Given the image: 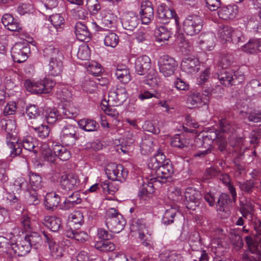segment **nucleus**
I'll return each mask as SVG.
<instances>
[{"instance_id":"2f4dec72","label":"nucleus","mask_w":261,"mask_h":261,"mask_svg":"<svg viewBox=\"0 0 261 261\" xmlns=\"http://www.w3.org/2000/svg\"><path fill=\"white\" fill-rule=\"evenodd\" d=\"M153 181L155 182V178H151L150 181H147V183L144 182L138 193L140 198L145 199V197H149L154 192Z\"/></svg>"},{"instance_id":"f704fd0d","label":"nucleus","mask_w":261,"mask_h":261,"mask_svg":"<svg viewBox=\"0 0 261 261\" xmlns=\"http://www.w3.org/2000/svg\"><path fill=\"white\" fill-rule=\"evenodd\" d=\"M144 82L146 85L152 88H155L159 85L161 80L155 69H151L148 72Z\"/></svg>"},{"instance_id":"c756f323","label":"nucleus","mask_w":261,"mask_h":261,"mask_svg":"<svg viewBox=\"0 0 261 261\" xmlns=\"http://www.w3.org/2000/svg\"><path fill=\"white\" fill-rule=\"evenodd\" d=\"M115 74L117 79L123 84H127L130 81L129 69L124 66H118L115 69Z\"/></svg>"},{"instance_id":"680f3d73","label":"nucleus","mask_w":261,"mask_h":261,"mask_svg":"<svg viewBox=\"0 0 261 261\" xmlns=\"http://www.w3.org/2000/svg\"><path fill=\"white\" fill-rule=\"evenodd\" d=\"M169 198L172 200L177 202H182L185 201L184 196L182 195L180 189L175 188L169 194Z\"/></svg>"},{"instance_id":"6e6d98bb","label":"nucleus","mask_w":261,"mask_h":261,"mask_svg":"<svg viewBox=\"0 0 261 261\" xmlns=\"http://www.w3.org/2000/svg\"><path fill=\"white\" fill-rule=\"evenodd\" d=\"M258 39H251L246 44L242 46V50L251 54L258 50Z\"/></svg>"},{"instance_id":"39448f33","label":"nucleus","mask_w":261,"mask_h":261,"mask_svg":"<svg viewBox=\"0 0 261 261\" xmlns=\"http://www.w3.org/2000/svg\"><path fill=\"white\" fill-rule=\"evenodd\" d=\"M53 150L54 153L51 152L50 149L42 152L44 159L48 162H53L55 160V156H58L63 161H67L71 157L69 150L59 143H53Z\"/></svg>"},{"instance_id":"7ed1b4c3","label":"nucleus","mask_w":261,"mask_h":261,"mask_svg":"<svg viewBox=\"0 0 261 261\" xmlns=\"http://www.w3.org/2000/svg\"><path fill=\"white\" fill-rule=\"evenodd\" d=\"M203 20L198 15L188 16L183 22L182 29L184 32L189 36L198 34L202 29Z\"/></svg>"},{"instance_id":"a878e982","label":"nucleus","mask_w":261,"mask_h":261,"mask_svg":"<svg viewBox=\"0 0 261 261\" xmlns=\"http://www.w3.org/2000/svg\"><path fill=\"white\" fill-rule=\"evenodd\" d=\"M238 13V6L229 5L219 8L218 11L219 17L224 20L234 18Z\"/></svg>"},{"instance_id":"a211bd4d","label":"nucleus","mask_w":261,"mask_h":261,"mask_svg":"<svg viewBox=\"0 0 261 261\" xmlns=\"http://www.w3.org/2000/svg\"><path fill=\"white\" fill-rule=\"evenodd\" d=\"M139 19L133 11L124 13L121 18L123 28L128 31H133L139 24Z\"/></svg>"},{"instance_id":"4468645a","label":"nucleus","mask_w":261,"mask_h":261,"mask_svg":"<svg viewBox=\"0 0 261 261\" xmlns=\"http://www.w3.org/2000/svg\"><path fill=\"white\" fill-rule=\"evenodd\" d=\"M209 98L206 94H200L195 91H190L188 95L187 103L192 108H199L204 106H207Z\"/></svg>"},{"instance_id":"f8f14e48","label":"nucleus","mask_w":261,"mask_h":261,"mask_svg":"<svg viewBox=\"0 0 261 261\" xmlns=\"http://www.w3.org/2000/svg\"><path fill=\"white\" fill-rule=\"evenodd\" d=\"M44 241L47 243L50 254L55 259H58L63 255L64 248L62 244L57 243L53 236L45 231L43 232Z\"/></svg>"},{"instance_id":"473e14b6","label":"nucleus","mask_w":261,"mask_h":261,"mask_svg":"<svg viewBox=\"0 0 261 261\" xmlns=\"http://www.w3.org/2000/svg\"><path fill=\"white\" fill-rule=\"evenodd\" d=\"M43 56L45 57L56 58L59 55H63L59 48L55 46L53 42H46L44 44L43 49Z\"/></svg>"},{"instance_id":"b1692460","label":"nucleus","mask_w":261,"mask_h":261,"mask_svg":"<svg viewBox=\"0 0 261 261\" xmlns=\"http://www.w3.org/2000/svg\"><path fill=\"white\" fill-rule=\"evenodd\" d=\"M42 223L53 232H58L62 228L61 219L55 216H45Z\"/></svg>"},{"instance_id":"cd10ccee","label":"nucleus","mask_w":261,"mask_h":261,"mask_svg":"<svg viewBox=\"0 0 261 261\" xmlns=\"http://www.w3.org/2000/svg\"><path fill=\"white\" fill-rule=\"evenodd\" d=\"M215 40L216 38L214 33L212 32L204 33L199 37V43L203 45V47L208 50H211L215 46Z\"/></svg>"},{"instance_id":"c9c22d12","label":"nucleus","mask_w":261,"mask_h":261,"mask_svg":"<svg viewBox=\"0 0 261 261\" xmlns=\"http://www.w3.org/2000/svg\"><path fill=\"white\" fill-rule=\"evenodd\" d=\"M171 34L170 31L164 26L159 27L154 31L156 41L159 42L167 41L171 37Z\"/></svg>"},{"instance_id":"f3484780","label":"nucleus","mask_w":261,"mask_h":261,"mask_svg":"<svg viewBox=\"0 0 261 261\" xmlns=\"http://www.w3.org/2000/svg\"><path fill=\"white\" fill-rule=\"evenodd\" d=\"M135 68L136 72L140 75L147 73L152 69L150 58L146 55L138 57L135 60Z\"/></svg>"},{"instance_id":"aec40b11","label":"nucleus","mask_w":261,"mask_h":261,"mask_svg":"<svg viewBox=\"0 0 261 261\" xmlns=\"http://www.w3.org/2000/svg\"><path fill=\"white\" fill-rule=\"evenodd\" d=\"M169 161H166L165 164L162 165H154L152 166V169L155 170L156 177L155 178L167 179L170 177L173 173V168L171 164L169 163Z\"/></svg>"},{"instance_id":"7c9ffc66","label":"nucleus","mask_w":261,"mask_h":261,"mask_svg":"<svg viewBox=\"0 0 261 261\" xmlns=\"http://www.w3.org/2000/svg\"><path fill=\"white\" fill-rule=\"evenodd\" d=\"M24 86L27 89L32 93L37 94L45 93L44 86L42 84V81L32 82L28 80L25 81Z\"/></svg>"},{"instance_id":"8fccbe9b","label":"nucleus","mask_w":261,"mask_h":261,"mask_svg":"<svg viewBox=\"0 0 261 261\" xmlns=\"http://www.w3.org/2000/svg\"><path fill=\"white\" fill-rule=\"evenodd\" d=\"M119 41L118 36L115 33L109 32L105 36L104 44L107 46L115 47Z\"/></svg>"},{"instance_id":"49530a36","label":"nucleus","mask_w":261,"mask_h":261,"mask_svg":"<svg viewBox=\"0 0 261 261\" xmlns=\"http://www.w3.org/2000/svg\"><path fill=\"white\" fill-rule=\"evenodd\" d=\"M165 158L166 156L164 152L161 149H159L156 154L153 158L151 159L150 162L148 163L149 168H152V166L153 167L154 165H160L165 164L166 161H169L168 160H166Z\"/></svg>"},{"instance_id":"412c9836","label":"nucleus","mask_w":261,"mask_h":261,"mask_svg":"<svg viewBox=\"0 0 261 261\" xmlns=\"http://www.w3.org/2000/svg\"><path fill=\"white\" fill-rule=\"evenodd\" d=\"M140 14L142 22L144 24H148L153 19V9L150 2L146 1L142 2Z\"/></svg>"},{"instance_id":"79ce46f5","label":"nucleus","mask_w":261,"mask_h":261,"mask_svg":"<svg viewBox=\"0 0 261 261\" xmlns=\"http://www.w3.org/2000/svg\"><path fill=\"white\" fill-rule=\"evenodd\" d=\"M233 30L231 27L228 25H224L219 28L218 37L222 42L225 43L230 41Z\"/></svg>"},{"instance_id":"dca6fc26","label":"nucleus","mask_w":261,"mask_h":261,"mask_svg":"<svg viewBox=\"0 0 261 261\" xmlns=\"http://www.w3.org/2000/svg\"><path fill=\"white\" fill-rule=\"evenodd\" d=\"M200 63L198 58L188 57L182 59L180 67L182 71L188 74H195L200 70Z\"/></svg>"},{"instance_id":"0eeeda50","label":"nucleus","mask_w":261,"mask_h":261,"mask_svg":"<svg viewBox=\"0 0 261 261\" xmlns=\"http://www.w3.org/2000/svg\"><path fill=\"white\" fill-rule=\"evenodd\" d=\"M128 171L122 165L115 163L109 164L106 169L108 177L112 180H117L121 182L125 181L128 176Z\"/></svg>"},{"instance_id":"423d86ee","label":"nucleus","mask_w":261,"mask_h":261,"mask_svg":"<svg viewBox=\"0 0 261 261\" xmlns=\"http://www.w3.org/2000/svg\"><path fill=\"white\" fill-rule=\"evenodd\" d=\"M218 78L221 84L225 86L238 85L245 79L244 75L239 71L227 70L218 74Z\"/></svg>"},{"instance_id":"6e6552de","label":"nucleus","mask_w":261,"mask_h":261,"mask_svg":"<svg viewBox=\"0 0 261 261\" xmlns=\"http://www.w3.org/2000/svg\"><path fill=\"white\" fill-rule=\"evenodd\" d=\"M158 65L160 73L165 77L172 75L177 67L176 61L167 55L163 56L160 58Z\"/></svg>"},{"instance_id":"09e8293b","label":"nucleus","mask_w":261,"mask_h":261,"mask_svg":"<svg viewBox=\"0 0 261 261\" xmlns=\"http://www.w3.org/2000/svg\"><path fill=\"white\" fill-rule=\"evenodd\" d=\"M11 21H13V17L11 14H5L3 16L2 22L8 30L11 31L20 32L21 30V25H11L9 24Z\"/></svg>"},{"instance_id":"e433bc0d","label":"nucleus","mask_w":261,"mask_h":261,"mask_svg":"<svg viewBox=\"0 0 261 261\" xmlns=\"http://www.w3.org/2000/svg\"><path fill=\"white\" fill-rule=\"evenodd\" d=\"M153 139L152 137H145L140 144L141 151L143 154H148L153 150Z\"/></svg>"},{"instance_id":"de8ad7c7","label":"nucleus","mask_w":261,"mask_h":261,"mask_svg":"<svg viewBox=\"0 0 261 261\" xmlns=\"http://www.w3.org/2000/svg\"><path fill=\"white\" fill-rule=\"evenodd\" d=\"M177 213V210L175 208L171 207L167 209L163 215L162 222L166 225L172 223Z\"/></svg>"},{"instance_id":"864d4df0","label":"nucleus","mask_w":261,"mask_h":261,"mask_svg":"<svg viewBox=\"0 0 261 261\" xmlns=\"http://www.w3.org/2000/svg\"><path fill=\"white\" fill-rule=\"evenodd\" d=\"M30 184L33 191H37L42 186V177L38 174L31 173L30 174Z\"/></svg>"},{"instance_id":"37998d69","label":"nucleus","mask_w":261,"mask_h":261,"mask_svg":"<svg viewBox=\"0 0 261 261\" xmlns=\"http://www.w3.org/2000/svg\"><path fill=\"white\" fill-rule=\"evenodd\" d=\"M232 63L233 57L231 55L224 53L219 54L217 61L218 66L222 68H226Z\"/></svg>"},{"instance_id":"6ab92c4d","label":"nucleus","mask_w":261,"mask_h":261,"mask_svg":"<svg viewBox=\"0 0 261 261\" xmlns=\"http://www.w3.org/2000/svg\"><path fill=\"white\" fill-rule=\"evenodd\" d=\"M63 55H59L56 58L50 59L48 65V73L49 75L56 76L60 75L63 69Z\"/></svg>"},{"instance_id":"bf43d9fd","label":"nucleus","mask_w":261,"mask_h":261,"mask_svg":"<svg viewBox=\"0 0 261 261\" xmlns=\"http://www.w3.org/2000/svg\"><path fill=\"white\" fill-rule=\"evenodd\" d=\"M58 116V111L56 109H49L46 112L45 119L47 123L54 124L57 121Z\"/></svg>"},{"instance_id":"58836bf2","label":"nucleus","mask_w":261,"mask_h":261,"mask_svg":"<svg viewBox=\"0 0 261 261\" xmlns=\"http://www.w3.org/2000/svg\"><path fill=\"white\" fill-rule=\"evenodd\" d=\"M25 239L29 243L31 248L36 249L41 246L42 238L38 232H32L27 234L25 237Z\"/></svg>"},{"instance_id":"c03bdc74","label":"nucleus","mask_w":261,"mask_h":261,"mask_svg":"<svg viewBox=\"0 0 261 261\" xmlns=\"http://www.w3.org/2000/svg\"><path fill=\"white\" fill-rule=\"evenodd\" d=\"M245 240L249 249L257 253L261 258V238L258 242H254L250 236L245 237Z\"/></svg>"},{"instance_id":"2eb2a0df","label":"nucleus","mask_w":261,"mask_h":261,"mask_svg":"<svg viewBox=\"0 0 261 261\" xmlns=\"http://www.w3.org/2000/svg\"><path fill=\"white\" fill-rule=\"evenodd\" d=\"M176 14L173 10L170 9L165 4L160 5L157 9V17L161 23H168L170 20L172 19L177 23V20L175 16Z\"/></svg>"},{"instance_id":"4c0bfd02","label":"nucleus","mask_w":261,"mask_h":261,"mask_svg":"<svg viewBox=\"0 0 261 261\" xmlns=\"http://www.w3.org/2000/svg\"><path fill=\"white\" fill-rule=\"evenodd\" d=\"M32 128L35 130L38 137L41 139H45L49 136L50 133L49 127L46 125H44L40 121L36 123V125L32 126Z\"/></svg>"},{"instance_id":"1a4fd4ad","label":"nucleus","mask_w":261,"mask_h":261,"mask_svg":"<svg viewBox=\"0 0 261 261\" xmlns=\"http://www.w3.org/2000/svg\"><path fill=\"white\" fill-rule=\"evenodd\" d=\"M60 137L63 144L71 146L79 139L78 128L71 124L66 125L62 128Z\"/></svg>"},{"instance_id":"ddd939ff","label":"nucleus","mask_w":261,"mask_h":261,"mask_svg":"<svg viewBox=\"0 0 261 261\" xmlns=\"http://www.w3.org/2000/svg\"><path fill=\"white\" fill-rule=\"evenodd\" d=\"M184 198L187 202V207L194 211L200 204L201 195L195 188L189 187L186 190Z\"/></svg>"},{"instance_id":"5701e85b","label":"nucleus","mask_w":261,"mask_h":261,"mask_svg":"<svg viewBox=\"0 0 261 261\" xmlns=\"http://www.w3.org/2000/svg\"><path fill=\"white\" fill-rule=\"evenodd\" d=\"M127 98V93L125 88L122 86L111 90L109 93V100L115 102L117 105L123 103Z\"/></svg>"},{"instance_id":"13d9d810","label":"nucleus","mask_w":261,"mask_h":261,"mask_svg":"<svg viewBox=\"0 0 261 261\" xmlns=\"http://www.w3.org/2000/svg\"><path fill=\"white\" fill-rule=\"evenodd\" d=\"M260 256L257 253L252 252L248 248V250L245 251L242 255V261H260Z\"/></svg>"},{"instance_id":"9b49d317","label":"nucleus","mask_w":261,"mask_h":261,"mask_svg":"<svg viewBox=\"0 0 261 261\" xmlns=\"http://www.w3.org/2000/svg\"><path fill=\"white\" fill-rule=\"evenodd\" d=\"M30 53V47L25 43L17 42L12 47L11 56L15 62L19 63L25 61Z\"/></svg>"},{"instance_id":"5fc2aeb1","label":"nucleus","mask_w":261,"mask_h":261,"mask_svg":"<svg viewBox=\"0 0 261 261\" xmlns=\"http://www.w3.org/2000/svg\"><path fill=\"white\" fill-rule=\"evenodd\" d=\"M247 91H251L253 95L257 96L261 94V82L256 80H251L246 86Z\"/></svg>"},{"instance_id":"393cba45","label":"nucleus","mask_w":261,"mask_h":261,"mask_svg":"<svg viewBox=\"0 0 261 261\" xmlns=\"http://www.w3.org/2000/svg\"><path fill=\"white\" fill-rule=\"evenodd\" d=\"M40 113L41 111L37 106L34 105H31L25 109V114L29 119L32 120L31 123L33 125H36L39 121L43 122L44 118Z\"/></svg>"},{"instance_id":"a19ab883","label":"nucleus","mask_w":261,"mask_h":261,"mask_svg":"<svg viewBox=\"0 0 261 261\" xmlns=\"http://www.w3.org/2000/svg\"><path fill=\"white\" fill-rule=\"evenodd\" d=\"M18 143L20 144V147L21 149L22 148L21 147V146L22 144L24 149L29 151H33L35 154H37L38 153L37 147L35 146L36 143L32 137L30 136L24 137L22 139V141L20 142H18Z\"/></svg>"},{"instance_id":"e2e57ef3","label":"nucleus","mask_w":261,"mask_h":261,"mask_svg":"<svg viewBox=\"0 0 261 261\" xmlns=\"http://www.w3.org/2000/svg\"><path fill=\"white\" fill-rule=\"evenodd\" d=\"M187 140L181 137L179 135H176L172 138L170 144L172 146L182 148L187 145Z\"/></svg>"},{"instance_id":"20e7f679","label":"nucleus","mask_w":261,"mask_h":261,"mask_svg":"<svg viewBox=\"0 0 261 261\" xmlns=\"http://www.w3.org/2000/svg\"><path fill=\"white\" fill-rule=\"evenodd\" d=\"M220 126L222 132L230 134L226 135L228 137L231 146H239L243 143L244 139L241 137L237 136L235 130L236 126L232 122L225 118H223L220 122Z\"/></svg>"},{"instance_id":"4d7b16f0","label":"nucleus","mask_w":261,"mask_h":261,"mask_svg":"<svg viewBox=\"0 0 261 261\" xmlns=\"http://www.w3.org/2000/svg\"><path fill=\"white\" fill-rule=\"evenodd\" d=\"M9 169V166L7 162L0 160V182L4 184L7 182L9 177L7 171Z\"/></svg>"},{"instance_id":"4be33fe9","label":"nucleus","mask_w":261,"mask_h":261,"mask_svg":"<svg viewBox=\"0 0 261 261\" xmlns=\"http://www.w3.org/2000/svg\"><path fill=\"white\" fill-rule=\"evenodd\" d=\"M29 243L24 238L15 244H11L10 248L12 254L13 253L19 256H24L31 250Z\"/></svg>"},{"instance_id":"0e129e2a","label":"nucleus","mask_w":261,"mask_h":261,"mask_svg":"<svg viewBox=\"0 0 261 261\" xmlns=\"http://www.w3.org/2000/svg\"><path fill=\"white\" fill-rule=\"evenodd\" d=\"M26 185L24 178L20 177L17 178L11 185V190L13 192H19L20 190L23 189Z\"/></svg>"},{"instance_id":"f03ea898","label":"nucleus","mask_w":261,"mask_h":261,"mask_svg":"<svg viewBox=\"0 0 261 261\" xmlns=\"http://www.w3.org/2000/svg\"><path fill=\"white\" fill-rule=\"evenodd\" d=\"M106 225L113 233H119L124 227L125 222L123 216L114 208H110L106 214Z\"/></svg>"},{"instance_id":"bb28decb","label":"nucleus","mask_w":261,"mask_h":261,"mask_svg":"<svg viewBox=\"0 0 261 261\" xmlns=\"http://www.w3.org/2000/svg\"><path fill=\"white\" fill-rule=\"evenodd\" d=\"M74 32L77 39L81 41H88L90 38V33L87 27L81 22L75 23Z\"/></svg>"},{"instance_id":"603ef678","label":"nucleus","mask_w":261,"mask_h":261,"mask_svg":"<svg viewBox=\"0 0 261 261\" xmlns=\"http://www.w3.org/2000/svg\"><path fill=\"white\" fill-rule=\"evenodd\" d=\"M253 206L250 202L242 203L241 202L239 209L240 212L242 216L246 218H251L253 214Z\"/></svg>"},{"instance_id":"ea45409f","label":"nucleus","mask_w":261,"mask_h":261,"mask_svg":"<svg viewBox=\"0 0 261 261\" xmlns=\"http://www.w3.org/2000/svg\"><path fill=\"white\" fill-rule=\"evenodd\" d=\"M94 247L101 252H110L114 251L115 245L109 240L97 241L95 242Z\"/></svg>"},{"instance_id":"3c124183","label":"nucleus","mask_w":261,"mask_h":261,"mask_svg":"<svg viewBox=\"0 0 261 261\" xmlns=\"http://www.w3.org/2000/svg\"><path fill=\"white\" fill-rule=\"evenodd\" d=\"M68 220L73 225L81 226L84 222L83 213L80 211H75L68 216Z\"/></svg>"},{"instance_id":"72a5a7b5","label":"nucleus","mask_w":261,"mask_h":261,"mask_svg":"<svg viewBox=\"0 0 261 261\" xmlns=\"http://www.w3.org/2000/svg\"><path fill=\"white\" fill-rule=\"evenodd\" d=\"M79 127L87 132L96 131L99 127V124L95 120L89 119H82L79 121Z\"/></svg>"},{"instance_id":"338daca9","label":"nucleus","mask_w":261,"mask_h":261,"mask_svg":"<svg viewBox=\"0 0 261 261\" xmlns=\"http://www.w3.org/2000/svg\"><path fill=\"white\" fill-rule=\"evenodd\" d=\"M90 49L88 46H82L78 50L77 56L81 60H87L90 58Z\"/></svg>"},{"instance_id":"69168bd1","label":"nucleus","mask_w":261,"mask_h":261,"mask_svg":"<svg viewBox=\"0 0 261 261\" xmlns=\"http://www.w3.org/2000/svg\"><path fill=\"white\" fill-rule=\"evenodd\" d=\"M11 247V244L10 241L5 237H0V249H1V251L12 255Z\"/></svg>"},{"instance_id":"a18cd8bd","label":"nucleus","mask_w":261,"mask_h":261,"mask_svg":"<svg viewBox=\"0 0 261 261\" xmlns=\"http://www.w3.org/2000/svg\"><path fill=\"white\" fill-rule=\"evenodd\" d=\"M49 20L57 31H61L64 26V18L60 14H55L49 16Z\"/></svg>"},{"instance_id":"9d476101","label":"nucleus","mask_w":261,"mask_h":261,"mask_svg":"<svg viewBox=\"0 0 261 261\" xmlns=\"http://www.w3.org/2000/svg\"><path fill=\"white\" fill-rule=\"evenodd\" d=\"M80 184L78 175L73 173L63 175L60 180V186L64 193L78 189Z\"/></svg>"},{"instance_id":"f257e3e1","label":"nucleus","mask_w":261,"mask_h":261,"mask_svg":"<svg viewBox=\"0 0 261 261\" xmlns=\"http://www.w3.org/2000/svg\"><path fill=\"white\" fill-rule=\"evenodd\" d=\"M0 128L6 132V143L10 150V156L14 158L19 155L21 149L17 138L15 121L12 119L2 118L0 120Z\"/></svg>"},{"instance_id":"052dcab7","label":"nucleus","mask_w":261,"mask_h":261,"mask_svg":"<svg viewBox=\"0 0 261 261\" xmlns=\"http://www.w3.org/2000/svg\"><path fill=\"white\" fill-rule=\"evenodd\" d=\"M62 110L63 115L68 118L75 117L79 114L78 109L71 106L68 107L64 106Z\"/></svg>"},{"instance_id":"c85d7f7f","label":"nucleus","mask_w":261,"mask_h":261,"mask_svg":"<svg viewBox=\"0 0 261 261\" xmlns=\"http://www.w3.org/2000/svg\"><path fill=\"white\" fill-rule=\"evenodd\" d=\"M60 201L59 195L55 193H48L45 197L44 204L48 210L54 211Z\"/></svg>"},{"instance_id":"774afa93","label":"nucleus","mask_w":261,"mask_h":261,"mask_svg":"<svg viewBox=\"0 0 261 261\" xmlns=\"http://www.w3.org/2000/svg\"><path fill=\"white\" fill-rule=\"evenodd\" d=\"M20 224L21 228L24 231H29L32 229L30 217L28 215H23L22 216L20 219Z\"/></svg>"}]
</instances>
